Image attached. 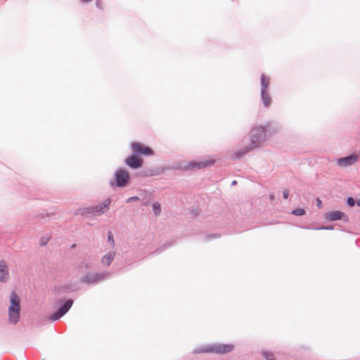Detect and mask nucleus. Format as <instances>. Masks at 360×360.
Here are the masks:
<instances>
[{
  "label": "nucleus",
  "instance_id": "nucleus-18",
  "mask_svg": "<svg viewBox=\"0 0 360 360\" xmlns=\"http://www.w3.org/2000/svg\"><path fill=\"white\" fill-rule=\"evenodd\" d=\"M153 209L155 215H158L160 213L161 209L159 203H154L153 205Z\"/></svg>",
  "mask_w": 360,
  "mask_h": 360
},
{
  "label": "nucleus",
  "instance_id": "nucleus-15",
  "mask_svg": "<svg viewBox=\"0 0 360 360\" xmlns=\"http://www.w3.org/2000/svg\"><path fill=\"white\" fill-rule=\"evenodd\" d=\"M262 99L265 107H269L271 103V98L266 91H262Z\"/></svg>",
  "mask_w": 360,
  "mask_h": 360
},
{
  "label": "nucleus",
  "instance_id": "nucleus-10",
  "mask_svg": "<svg viewBox=\"0 0 360 360\" xmlns=\"http://www.w3.org/2000/svg\"><path fill=\"white\" fill-rule=\"evenodd\" d=\"M105 278V275L100 274H90L84 276L82 281L86 283H95Z\"/></svg>",
  "mask_w": 360,
  "mask_h": 360
},
{
  "label": "nucleus",
  "instance_id": "nucleus-20",
  "mask_svg": "<svg viewBox=\"0 0 360 360\" xmlns=\"http://www.w3.org/2000/svg\"><path fill=\"white\" fill-rule=\"evenodd\" d=\"M347 202V204L351 207H352L355 205L354 199L352 197L348 198Z\"/></svg>",
  "mask_w": 360,
  "mask_h": 360
},
{
  "label": "nucleus",
  "instance_id": "nucleus-11",
  "mask_svg": "<svg viewBox=\"0 0 360 360\" xmlns=\"http://www.w3.org/2000/svg\"><path fill=\"white\" fill-rule=\"evenodd\" d=\"M358 160V156L356 155H351L347 157L340 158L338 160V165L341 167H347L354 164Z\"/></svg>",
  "mask_w": 360,
  "mask_h": 360
},
{
  "label": "nucleus",
  "instance_id": "nucleus-16",
  "mask_svg": "<svg viewBox=\"0 0 360 360\" xmlns=\"http://www.w3.org/2000/svg\"><path fill=\"white\" fill-rule=\"evenodd\" d=\"M261 83L262 86V91H266L268 86L269 84V79L266 76L262 75L261 78Z\"/></svg>",
  "mask_w": 360,
  "mask_h": 360
},
{
  "label": "nucleus",
  "instance_id": "nucleus-8",
  "mask_svg": "<svg viewBox=\"0 0 360 360\" xmlns=\"http://www.w3.org/2000/svg\"><path fill=\"white\" fill-rule=\"evenodd\" d=\"M110 202L111 201L110 199H106L101 205L91 208L89 212L96 215H100L103 213H105L107 210H108Z\"/></svg>",
  "mask_w": 360,
  "mask_h": 360
},
{
  "label": "nucleus",
  "instance_id": "nucleus-27",
  "mask_svg": "<svg viewBox=\"0 0 360 360\" xmlns=\"http://www.w3.org/2000/svg\"><path fill=\"white\" fill-rule=\"evenodd\" d=\"M356 204L360 207V199L356 201Z\"/></svg>",
  "mask_w": 360,
  "mask_h": 360
},
{
  "label": "nucleus",
  "instance_id": "nucleus-5",
  "mask_svg": "<svg viewBox=\"0 0 360 360\" xmlns=\"http://www.w3.org/2000/svg\"><path fill=\"white\" fill-rule=\"evenodd\" d=\"M129 174L123 169H120L115 173V180L118 186H125L129 181Z\"/></svg>",
  "mask_w": 360,
  "mask_h": 360
},
{
  "label": "nucleus",
  "instance_id": "nucleus-25",
  "mask_svg": "<svg viewBox=\"0 0 360 360\" xmlns=\"http://www.w3.org/2000/svg\"><path fill=\"white\" fill-rule=\"evenodd\" d=\"M316 203H317V206H318L319 207H321V204H322V202H321V200L317 199V200H316Z\"/></svg>",
  "mask_w": 360,
  "mask_h": 360
},
{
  "label": "nucleus",
  "instance_id": "nucleus-4",
  "mask_svg": "<svg viewBox=\"0 0 360 360\" xmlns=\"http://www.w3.org/2000/svg\"><path fill=\"white\" fill-rule=\"evenodd\" d=\"M131 148L135 154L150 156L154 153L150 147L139 142L131 143Z\"/></svg>",
  "mask_w": 360,
  "mask_h": 360
},
{
  "label": "nucleus",
  "instance_id": "nucleus-19",
  "mask_svg": "<svg viewBox=\"0 0 360 360\" xmlns=\"http://www.w3.org/2000/svg\"><path fill=\"white\" fill-rule=\"evenodd\" d=\"M264 355L266 360H275L274 355L269 352H264Z\"/></svg>",
  "mask_w": 360,
  "mask_h": 360
},
{
  "label": "nucleus",
  "instance_id": "nucleus-3",
  "mask_svg": "<svg viewBox=\"0 0 360 360\" xmlns=\"http://www.w3.org/2000/svg\"><path fill=\"white\" fill-rule=\"evenodd\" d=\"M20 298L13 292L11 295V305L8 309L9 320L14 323H17L20 317Z\"/></svg>",
  "mask_w": 360,
  "mask_h": 360
},
{
  "label": "nucleus",
  "instance_id": "nucleus-17",
  "mask_svg": "<svg viewBox=\"0 0 360 360\" xmlns=\"http://www.w3.org/2000/svg\"><path fill=\"white\" fill-rule=\"evenodd\" d=\"M292 214L297 216H302L305 214V210L302 208H298L292 211Z\"/></svg>",
  "mask_w": 360,
  "mask_h": 360
},
{
  "label": "nucleus",
  "instance_id": "nucleus-12",
  "mask_svg": "<svg viewBox=\"0 0 360 360\" xmlns=\"http://www.w3.org/2000/svg\"><path fill=\"white\" fill-rule=\"evenodd\" d=\"M8 278V266L6 262L0 261V282H6Z\"/></svg>",
  "mask_w": 360,
  "mask_h": 360
},
{
  "label": "nucleus",
  "instance_id": "nucleus-2",
  "mask_svg": "<svg viewBox=\"0 0 360 360\" xmlns=\"http://www.w3.org/2000/svg\"><path fill=\"white\" fill-rule=\"evenodd\" d=\"M234 349V345L231 344H216L206 346L198 350L196 353H214L224 354L231 352Z\"/></svg>",
  "mask_w": 360,
  "mask_h": 360
},
{
  "label": "nucleus",
  "instance_id": "nucleus-14",
  "mask_svg": "<svg viewBox=\"0 0 360 360\" xmlns=\"http://www.w3.org/2000/svg\"><path fill=\"white\" fill-rule=\"evenodd\" d=\"M115 255V252H114L106 254L101 259L102 264L105 266H109L112 263Z\"/></svg>",
  "mask_w": 360,
  "mask_h": 360
},
{
  "label": "nucleus",
  "instance_id": "nucleus-9",
  "mask_svg": "<svg viewBox=\"0 0 360 360\" xmlns=\"http://www.w3.org/2000/svg\"><path fill=\"white\" fill-rule=\"evenodd\" d=\"M125 163L133 169L139 168L143 165V160L136 156V155H131L126 158Z\"/></svg>",
  "mask_w": 360,
  "mask_h": 360
},
{
  "label": "nucleus",
  "instance_id": "nucleus-26",
  "mask_svg": "<svg viewBox=\"0 0 360 360\" xmlns=\"http://www.w3.org/2000/svg\"><path fill=\"white\" fill-rule=\"evenodd\" d=\"M81 1H83V2H90L92 0H81Z\"/></svg>",
  "mask_w": 360,
  "mask_h": 360
},
{
  "label": "nucleus",
  "instance_id": "nucleus-24",
  "mask_svg": "<svg viewBox=\"0 0 360 360\" xmlns=\"http://www.w3.org/2000/svg\"><path fill=\"white\" fill-rule=\"evenodd\" d=\"M139 198L138 197H131V198H129L128 200H127V202H130V201H132V200H138Z\"/></svg>",
  "mask_w": 360,
  "mask_h": 360
},
{
  "label": "nucleus",
  "instance_id": "nucleus-13",
  "mask_svg": "<svg viewBox=\"0 0 360 360\" xmlns=\"http://www.w3.org/2000/svg\"><path fill=\"white\" fill-rule=\"evenodd\" d=\"M345 217H346V215L340 211H332L326 214V219L330 221H336L345 219Z\"/></svg>",
  "mask_w": 360,
  "mask_h": 360
},
{
  "label": "nucleus",
  "instance_id": "nucleus-6",
  "mask_svg": "<svg viewBox=\"0 0 360 360\" xmlns=\"http://www.w3.org/2000/svg\"><path fill=\"white\" fill-rule=\"evenodd\" d=\"M215 161L214 160H207L205 161H191L185 167L186 169H199L210 165H212Z\"/></svg>",
  "mask_w": 360,
  "mask_h": 360
},
{
  "label": "nucleus",
  "instance_id": "nucleus-23",
  "mask_svg": "<svg viewBox=\"0 0 360 360\" xmlns=\"http://www.w3.org/2000/svg\"><path fill=\"white\" fill-rule=\"evenodd\" d=\"M333 229L332 227H329V226H323V227L317 228L316 229L317 230H321V229L330 230V229Z\"/></svg>",
  "mask_w": 360,
  "mask_h": 360
},
{
  "label": "nucleus",
  "instance_id": "nucleus-22",
  "mask_svg": "<svg viewBox=\"0 0 360 360\" xmlns=\"http://www.w3.org/2000/svg\"><path fill=\"white\" fill-rule=\"evenodd\" d=\"M288 194H289V192H288V190H286V189H285V190H284V191H283V198H284L285 199H287V198H288Z\"/></svg>",
  "mask_w": 360,
  "mask_h": 360
},
{
  "label": "nucleus",
  "instance_id": "nucleus-7",
  "mask_svg": "<svg viewBox=\"0 0 360 360\" xmlns=\"http://www.w3.org/2000/svg\"><path fill=\"white\" fill-rule=\"evenodd\" d=\"M72 304L73 301L72 300L66 301L63 307H61L57 311H56L51 316L50 319L53 321L59 319L68 311V310L72 307Z\"/></svg>",
  "mask_w": 360,
  "mask_h": 360
},
{
  "label": "nucleus",
  "instance_id": "nucleus-1",
  "mask_svg": "<svg viewBox=\"0 0 360 360\" xmlns=\"http://www.w3.org/2000/svg\"><path fill=\"white\" fill-rule=\"evenodd\" d=\"M251 143L249 146L239 150L236 154L237 158H240L245 154L250 152L253 149L259 147L262 142L266 139L265 130L262 127H255L250 131Z\"/></svg>",
  "mask_w": 360,
  "mask_h": 360
},
{
  "label": "nucleus",
  "instance_id": "nucleus-21",
  "mask_svg": "<svg viewBox=\"0 0 360 360\" xmlns=\"http://www.w3.org/2000/svg\"><path fill=\"white\" fill-rule=\"evenodd\" d=\"M108 241L112 245H114V239H113V236H112V233L111 232H109L108 234Z\"/></svg>",
  "mask_w": 360,
  "mask_h": 360
}]
</instances>
